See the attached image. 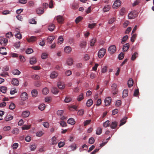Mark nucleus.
Masks as SVG:
<instances>
[{
    "instance_id": "obj_1",
    "label": "nucleus",
    "mask_w": 154,
    "mask_h": 154,
    "mask_svg": "<svg viewBox=\"0 0 154 154\" xmlns=\"http://www.w3.org/2000/svg\"><path fill=\"white\" fill-rule=\"evenodd\" d=\"M106 50L105 49L101 48L98 52V56L99 58H102L104 56L106 53Z\"/></svg>"
},
{
    "instance_id": "obj_60",
    "label": "nucleus",
    "mask_w": 154,
    "mask_h": 154,
    "mask_svg": "<svg viewBox=\"0 0 154 154\" xmlns=\"http://www.w3.org/2000/svg\"><path fill=\"white\" fill-rule=\"evenodd\" d=\"M63 41V39L61 36H60L58 38V42L60 44L62 43Z\"/></svg>"
},
{
    "instance_id": "obj_62",
    "label": "nucleus",
    "mask_w": 154,
    "mask_h": 154,
    "mask_svg": "<svg viewBox=\"0 0 154 154\" xmlns=\"http://www.w3.org/2000/svg\"><path fill=\"white\" fill-rule=\"evenodd\" d=\"M91 122V120H88L84 121V126H85L90 124Z\"/></svg>"
},
{
    "instance_id": "obj_35",
    "label": "nucleus",
    "mask_w": 154,
    "mask_h": 154,
    "mask_svg": "<svg viewBox=\"0 0 154 154\" xmlns=\"http://www.w3.org/2000/svg\"><path fill=\"white\" fill-rule=\"evenodd\" d=\"M44 10L41 8H37L36 10L37 13L38 14H42L44 13Z\"/></svg>"
},
{
    "instance_id": "obj_56",
    "label": "nucleus",
    "mask_w": 154,
    "mask_h": 154,
    "mask_svg": "<svg viewBox=\"0 0 154 154\" xmlns=\"http://www.w3.org/2000/svg\"><path fill=\"white\" fill-rule=\"evenodd\" d=\"M48 57V54L46 53H43L42 54L41 57L42 59H45Z\"/></svg>"
},
{
    "instance_id": "obj_15",
    "label": "nucleus",
    "mask_w": 154,
    "mask_h": 154,
    "mask_svg": "<svg viewBox=\"0 0 154 154\" xmlns=\"http://www.w3.org/2000/svg\"><path fill=\"white\" fill-rule=\"evenodd\" d=\"M57 85L58 88L60 89H63L65 87L64 84L61 82H59L57 83Z\"/></svg>"
},
{
    "instance_id": "obj_30",
    "label": "nucleus",
    "mask_w": 154,
    "mask_h": 154,
    "mask_svg": "<svg viewBox=\"0 0 154 154\" xmlns=\"http://www.w3.org/2000/svg\"><path fill=\"white\" fill-rule=\"evenodd\" d=\"M42 92L43 94L46 95L49 92V90L47 88L45 87L42 90Z\"/></svg>"
},
{
    "instance_id": "obj_44",
    "label": "nucleus",
    "mask_w": 154,
    "mask_h": 154,
    "mask_svg": "<svg viewBox=\"0 0 154 154\" xmlns=\"http://www.w3.org/2000/svg\"><path fill=\"white\" fill-rule=\"evenodd\" d=\"M110 124V123H109V121L107 120L103 123V126L105 128H106L109 126Z\"/></svg>"
},
{
    "instance_id": "obj_23",
    "label": "nucleus",
    "mask_w": 154,
    "mask_h": 154,
    "mask_svg": "<svg viewBox=\"0 0 154 154\" xmlns=\"http://www.w3.org/2000/svg\"><path fill=\"white\" fill-rule=\"evenodd\" d=\"M12 74L15 75H19L20 73V72L17 69H14L12 70Z\"/></svg>"
},
{
    "instance_id": "obj_55",
    "label": "nucleus",
    "mask_w": 154,
    "mask_h": 154,
    "mask_svg": "<svg viewBox=\"0 0 154 154\" xmlns=\"http://www.w3.org/2000/svg\"><path fill=\"white\" fill-rule=\"evenodd\" d=\"M29 23L32 24H36V21L34 19H32L29 20Z\"/></svg>"
},
{
    "instance_id": "obj_41",
    "label": "nucleus",
    "mask_w": 154,
    "mask_h": 154,
    "mask_svg": "<svg viewBox=\"0 0 154 154\" xmlns=\"http://www.w3.org/2000/svg\"><path fill=\"white\" fill-rule=\"evenodd\" d=\"M13 134H17L19 133V129L17 128H14L12 131Z\"/></svg>"
},
{
    "instance_id": "obj_33",
    "label": "nucleus",
    "mask_w": 154,
    "mask_h": 154,
    "mask_svg": "<svg viewBox=\"0 0 154 154\" xmlns=\"http://www.w3.org/2000/svg\"><path fill=\"white\" fill-rule=\"evenodd\" d=\"M32 96L33 97H36L37 95L38 92L36 90H33L31 92Z\"/></svg>"
},
{
    "instance_id": "obj_40",
    "label": "nucleus",
    "mask_w": 154,
    "mask_h": 154,
    "mask_svg": "<svg viewBox=\"0 0 154 154\" xmlns=\"http://www.w3.org/2000/svg\"><path fill=\"white\" fill-rule=\"evenodd\" d=\"M0 90L1 92L5 93L7 91V88L5 87H2L0 88Z\"/></svg>"
},
{
    "instance_id": "obj_9",
    "label": "nucleus",
    "mask_w": 154,
    "mask_h": 154,
    "mask_svg": "<svg viewBox=\"0 0 154 154\" xmlns=\"http://www.w3.org/2000/svg\"><path fill=\"white\" fill-rule=\"evenodd\" d=\"M30 114L29 111L26 110L22 112V115L23 117L26 118L29 116Z\"/></svg>"
},
{
    "instance_id": "obj_34",
    "label": "nucleus",
    "mask_w": 154,
    "mask_h": 154,
    "mask_svg": "<svg viewBox=\"0 0 154 154\" xmlns=\"http://www.w3.org/2000/svg\"><path fill=\"white\" fill-rule=\"evenodd\" d=\"M133 84V81L132 79H130L128 81V87L129 88H130L131 87Z\"/></svg>"
},
{
    "instance_id": "obj_21",
    "label": "nucleus",
    "mask_w": 154,
    "mask_h": 154,
    "mask_svg": "<svg viewBox=\"0 0 154 154\" xmlns=\"http://www.w3.org/2000/svg\"><path fill=\"white\" fill-rule=\"evenodd\" d=\"M58 75V73L54 71L52 72L50 75V77L51 78L54 79Z\"/></svg>"
},
{
    "instance_id": "obj_39",
    "label": "nucleus",
    "mask_w": 154,
    "mask_h": 154,
    "mask_svg": "<svg viewBox=\"0 0 154 154\" xmlns=\"http://www.w3.org/2000/svg\"><path fill=\"white\" fill-rule=\"evenodd\" d=\"M128 37L127 35H126L125 36L123 37V38L122 39V41L121 43L122 44H124L126 41V40L128 39Z\"/></svg>"
},
{
    "instance_id": "obj_20",
    "label": "nucleus",
    "mask_w": 154,
    "mask_h": 154,
    "mask_svg": "<svg viewBox=\"0 0 154 154\" xmlns=\"http://www.w3.org/2000/svg\"><path fill=\"white\" fill-rule=\"evenodd\" d=\"M67 123L69 124L73 125L75 123V121L73 118H71L68 120Z\"/></svg>"
},
{
    "instance_id": "obj_36",
    "label": "nucleus",
    "mask_w": 154,
    "mask_h": 154,
    "mask_svg": "<svg viewBox=\"0 0 154 154\" xmlns=\"http://www.w3.org/2000/svg\"><path fill=\"white\" fill-rule=\"evenodd\" d=\"M110 6L109 5H106L103 8V11L104 12H106L108 11L110 9Z\"/></svg>"
},
{
    "instance_id": "obj_54",
    "label": "nucleus",
    "mask_w": 154,
    "mask_h": 154,
    "mask_svg": "<svg viewBox=\"0 0 154 154\" xmlns=\"http://www.w3.org/2000/svg\"><path fill=\"white\" fill-rule=\"evenodd\" d=\"M137 36V35L136 34H134L132 36L131 38V41L132 42H134L136 38V37Z\"/></svg>"
},
{
    "instance_id": "obj_17",
    "label": "nucleus",
    "mask_w": 154,
    "mask_h": 154,
    "mask_svg": "<svg viewBox=\"0 0 154 154\" xmlns=\"http://www.w3.org/2000/svg\"><path fill=\"white\" fill-rule=\"evenodd\" d=\"M66 63L67 65L69 66H71L73 63V60L72 58H68L66 61Z\"/></svg>"
},
{
    "instance_id": "obj_53",
    "label": "nucleus",
    "mask_w": 154,
    "mask_h": 154,
    "mask_svg": "<svg viewBox=\"0 0 154 154\" xmlns=\"http://www.w3.org/2000/svg\"><path fill=\"white\" fill-rule=\"evenodd\" d=\"M124 57V54L123 53H121L118 56V58L119 60H121L123 59Z\"/></svg>"
},
{
    "instance_id": "obj_37",
    "label": "nucleus",
    "mask_w": 154,
    "mask_h": 154,
    "mask_svg": "<svg viewBox=\"0 0 154 154\" xmlns=\"http://www.w3.org/2000/svg\"><path fill=\"white\" fill-rule=\"evenodd\" d=\"M138 55V53L137 52H135L132 55L131 58L132 60H134Z\"/></svg>"
},
{
    "instance_id": "obj_18",
    "label": "nucleus",
    "mask_w": 154,
    "mask_h": 154,
    "mask_svg": "<svg viewBox=\"0 0 154 154\" xmlns=\"http://www.w3.org/2000/svg\"><path fill=\"white\" fill-rule=\"evenodd\" d=\"M13 118V117L12 116L10 115H7L5 118L4 119L6 121L8 122L12 120Z\"/></svg>"
},
{
    "instance_id": "obj_58",
    "label": "nucleus",
    "mask_w": 154,
    "mask_h": 154,
    "mask_svg": "<svg viewBox=\"0 0 154 154\" xmlns=\"http://www.w3.org/2000/svg\"><path fill=\"white\" fill-rule=\"evenodd\" d=\"M20 60L21 62H24L25 61V59L23 56H20L19 57Z\"/></svg>"
},
{
    "instance_id": "obj_28",
    "label": "nucleus",
    "mask_w": 154,
    "mask_h": 154,
    "mask_svg": "<svg viewBox=\"0 0 154 154\" xmlns=\"http://www.w3.org/2000/svg\"><path fill=\"white\" fill-rule=\"evenodd\" d=\"M128 90L127 89H124L123 92L122 97L124 98L128 95Z\"/></svg>"
},
{
    "instance_id": "obj_25",
    "label": "nucleus",
    "mask_w": 154,
    "mask_h": 154,
    "mask_svg": "<svg viewBox=\"0 0 154 154\" xmlns=\"http://www.w3.org/2000/svg\"><path fill=\"white\" fill-rule=\"evenodd\" d=\"M117 124L116 122H112L110 125L111 128L112 129L115 128L117 126Z\"/></svg>"
},
{
    "instance_id": "obj_7",
    "label": "nucleus",
    "mask_w": 154,
    "mask_h": 154,
    "mask_svg": "<svg viewBox=\"0 0 154 154\" xmlns=\"http://www.w3.org/2000/svg\"><path fill=\"white\" fill-rule=\"evenodd\" d=\"M112 100L110 97H107L104 100L105 105L106 106H109L110 105L111 102Z\"/></svg>"
},
{
    "instance_id": "obj_6",
    "label": "nucleus",
    "mask_w": 154,
    "mask_h": 154,
    "mask_svg": "<svg viewBox=\"0 0 154 154\" xmlns=\"http://www.w3.org/2000/svg\"><path fill=\"white\" fill-rule=\"evenodd\" d=\"M21 100L23 101L27 99L28 98V95L27 93L26 92L22 93L21 95Z\"/></svg>"
},
{
    "instance_id": "obj_12",
    "label": "nucleus",
    "mask_w": 154,
    "mask_h": 154,
    "mask_svg": "<svg viewBox=\"0 0 154 154\" xmlns=\"http://www.w3.org/2000/svg\"><path fill=\"white\" fill-rule=\"evenodd\" d=\"M54 36L52 35L49 36L47 38V42L48 43L51 44L52 43V41L54 39Z\"/></svg>"
},
{
    "instance_id": "obj_11",
    "label": "nucleus",
    "mask_w": 154,
    "mask_h": 154,
    "mask_svg": "<svg viewBox=\"0 0 154 154\" xmlns=\"http://www.w3.org/2000/svg\"><path fill=\"white\" fill-rule=\"evenodd\" d=\"M129 48V43H126L124 45L122 49L124 52H126Z\"/></svg>"
},
{
    "instance_id": "obj_63",
    "label": "nucleus",
    "mask_w": 154,
    "mask_h": 154,
    "mask_svg": "<svg viewBox=\"0 0 154 154\" xmlns=\"http://www.w3.org/2000/svg\"><path fill=\"white\" fill-rule=\"evenodd\" d=\"M84 110L83 109H81L78 111V113L79 115L82 116L84 114Z\"/></svg>"
},
{
    "instance_id": "obj_8",
    "label": "nucleus",
    "mask_w": 154,
    "mask_h": 154,
    "mask_svg": "<svg viewBox=\"0 0 154 154\" xmlns=\"http://www.w3.org/2000/svg\"><path fill=\"white\" fill-rule=\"evenodd\" d=\"M27 41L29 42H33L36 41V37L34 36H32L29 38H27Z\"/></svg>"
},
{
    "instance_id": "obj_46",
    "label": "nucleus",
    "mask_w": 154,
    "mask_h": 154,
    "mask_svg": "<svg viewBox=\"0 0 154 154\" xmlns=\"http://www.w3.org/2000/svg\"><path fill=\"white\" fill-rule=\"evenodd\" d=\"M60 125L63 127H66L67 126L66 122L63 121H60Z\"/></svg>"
},
{
    "instance_id": "obj_49",
    "label": "nucleus",
    "mask_w": 154,
    "mask_h": 154,
    "mask_svg": "<svg viewBox=\"0 0 154 154\" xmlns=\"http://www.w3.org/2000/svg\"><path fill=\"white\" fill-rule=\"evenodd\" d=\"M45 107V105L44 104H42L39 106L38 108L41 110L42 111L44 109Z\"/></svg>"
},
{
    "instance_id": "obj_5",
    "label": "nucleus",
    "mask_w": 154,
    "mask_h": 154,
    "mask_svg": "<svg viewBox=\"0 0 154 154\" xmlns=\"http://www.w3.org/2000/svg\"><path fill=\"white\" fill-rule=\"evenodd\" d=\"M57 22L60 23H62L64 20V19L63 17L60 15H58L55 17Z\"/></svg>"
},
{
    "instance_id": "obj_27",
    "label": "nucleus",
    "mask_w": 154,
    "mask_h": 154,
    "mask_svg": "<svg viewBox=\"0 0 154 154\" xmlns=\"http://www.w3.org/2000/svg\"><path fill=\"white\" fill-rule=\"evenodd\" d=\"M72 100V99L71 97L69 96H66L65 98L64 101L65 103H68L70 102Z\"/></svg>"
},
{
    "instance_id": "obj_19",
    "label": "nucleus",
    "mask_w": 154,
    "mask_h": 154,
    "mask_svg": "<svg viewBox=\"0 0 154 154\" xmlns=\"http://www.w3.org/2000/svg\"><path fill=\"white\" fill-rule=\"evenodd\" d=\"M72 49L69 46H67L64 48V51L66 53H69L71 51Z\"/></svg>"
},
{
    "instance_id": "obj_61",
    "label": "nucleus",
    "mask_w": 154,
    "mask_h": 154,
    "mask_svg": "<svg viewBox=\"0 0 154 154\" xmlns=\"http://www.w3.org/2000/svg\"><path fill=\"white\" fill-rule=\"evenodd\" d=\"M65 145V143L63 142H60L58 143V146L59 148L63 147Z\"/></svg>"
},
{
    "instance_id": "obj_45",
    "label": "nucleus",
    "mask_w": 154,
    "mask_h": 154,
    "mask_svg": "<svg viewBox=\"0 0 154 154\" xmlns=\"http://www.w3.org/2000/svg\"><path fill=\"white\" fill-rule=\"evenodd\" d=\"M102 132V129L100 128H97L96 131V134L97 135H100L101 134Z\"/></svg>"
},
{
    "instance_id": "obj_59",
    "label": "nucleus",
    "mask_w": 154,
    "mask_h": 154,
    "mask_svg": "<svg viewBox=\"0 0 154 154\" xmlns=\"http://www.w3.org/2000/svg\"><path fill=\"white\" fill-rule=\"evenodd\" d=\"M107 67L106 66H104L102 69L101 72L103 73L106 72L107 71Z\"/></svg>"
},
{
    "instance_id": "obj_22",
    "label": "nucleus",
    "mask_w": 154,
    "mask_h": 154,
    "mask_svg": "<svg viewBox=\"0 0 154 154\" xmlns=\"http://www.w3.org/2000/svg\"><path fill=\"white\" fill-rule=\"evenodd\" d=\"M127 119V117L126 116L124 117L120 121V124L119 126H120L124 124L126 122V120Z\"/></svg>"
},
{
    "instance_id": "obj_48",
    "label": "nucleus",
    "mask_w": 154,
    "mask_h": 154,
    "mask_svg": "<svg viewBox=\"0 0 154 154\" xmlns=\"http://www.w3.org/2000/svg\"><path fill=\"white\" fill-rule=\"evenodd\" d=\"M96 40L95 38H93L90 41V45L91 46H93L94 43L96 42Z\"/></svg>"
},
{
    "instance_id": "obj_38",
    "label": "nucleus",
    "mask_w": 154,
    "mask_h": 154,
    "mask_svg": "<svg viewBox=\"0 0 154 154\" xmlns=\"http://www.w3.org/2000/svg\"><path fill=\"white\" fill-rule=\"evenodd\" d=\"M84 99V96L83 94H81L78 97L77 100L78 101H80Z\"/></svg>"
},
{
    "instance_id": "obj_3",
    "label": "nucleus",
    "mask_w": 154,
    "mask_h": 154,
    "mask_svg": "<svg viewBox=\"0 0 154 154\" xmlns=\"http://www.w3.org/2000/svg\"><path fill=\"white\" fill-rule=\"evenodd\" d=\"M110 53L112 54L114 53L116 50V48L115 45H113L110 46L108 49Z\"/></svg>"
},
{
    "instance_id": "obj_57",
    "label": "nucleus",
    "mask_w": 154,
    "mask_h": 154,
    "mask_svg": "<svg viewBox=\"0 0 154 154\" xmlns=\"http://www.w3.org/2000/svg\"><path fill=\"white\" fill-rule=\"evenodd\" d=\"M117 85L116 84H113L111 86V89L113 91H116L117 88Z\"/></svg>"
},
{
    "instance_id": "obj_50",
    "label": "nucleus",
    "mask_w": 154,
    "mask_h": 154,
    "mask_svg": "<svg viewBox=\"0 0 154 154\" xmlns=\"http://www.w3.org/2000/svg\"><path fill=\"white\" fill-rule=\"evenodd\" d=\"M15 107V106L13 103H11L9 106V108L11 110H13Z\"/></svg>"
},
{
    "instance_id": "obj_31",
    "label": "nucleus",
    "mask_w": 154,
    "mask_h": 154,
    "mask_svg": "<svg viewBox=\"0 0 154 154\" xmlns=\"http://www.w3.org/2000/svg\"><path fill=\"white\" fill-rule=\"evenodd\" d=\"M54 28L55 25L54 24H52L49 26L48 27V29L51 31H52L54 30Z\"/></svg>"
},
{
    "instance_id": "obj_32",
    "label": "nucleus",
    "mask_w": 154,
    "mask_h": 154,
    "mask_svg": "<svg viewBox=\"0 0 154 154\" xmlns=\"http://www.w3.org/2000/svg\"><path fill=\"white\" fill-rule=\"evenodd\" d=\"M70 148L71 150L74 151L76 149V146L75 144H72L69 147Z\"/></svg>"
},
{
    "instance_id": "obj_51",
    "label": "nucleus",
    "mask_w": 154,
    "mask_h": 154,
    "mask_svg": "<svg viewBox=\"0 0 154 154\" xmlns=\"http://www.w3.org/2000/svg\"><path fill=\"white\" fill-rule=\"evenodd\" d=\"M83 17L81 16H79L77 17L75 20V22L76 23H78L81 20H82Z\"/></svg>"
},
{
    "instance_id": "obj_16",
    "label": "nucleus",
    "mask_w": 154,
    "mask_h": 154,
    "mask_svg": "<svg viewBox=\"0 0 154 154\" xmlns=\"http://www.w3.org/2000/svg\"><path fill=\"white\" fill-rule=\"evenodd\" d=\"M51 144L52 145H56L58 143V141L57 139V138L54 136L51 138Z\"/></svg>"
},
{
    "instance_id": "obj_14",
    "label": "nucleus",
    "mask_w": 154,
    "mask_h": 154,
    "mask_svg": "<svg viewBox=\"0 0 154 154\" xmlns=\"http://www.w3.org/2000/svg\"><path fill=\"white\" fill-rule=\"evenodd\" d=\"M6 48L4 47H2L0 48V53L3 55H6L7 54L6 52Z\"/></svg>"
},
{
    "instance_id": "obj_10",
    "label": "nucleus",
    "mask_w": 154,
    "mask_h": 154,
    "mask_svg": "<svg viewBox=\"0 0 154 154\" xmlns=\"http://www.w3.org/2000/svg\"><path fill=\"white\" fill-rule=\"evenodd\" d=\"M11 83L14 85L18 86L19 85V82L17 79L14 78L12 80Z\"/></svg>"
},
{
    "instance_id": "obj_13",
    "label": "nucleus",
    "mask_w": 154,
    "mask_h": 154,
    "mask_svg": "<svg viewBox=\"0 0 154 154\" xmlns=\"http://www.w3.org/2000/svg\"><path fill=\"white\" fill-rule=\"evenodd\" d=\"M37 62L36 58L35 57H32L30 59L29 62L31 64H34Z\"/></svg>"
},
{
    "instance_id": "obj_42",
    "label": "nucleus",
    "mask_w": 154,
    "mask_h": 154,
    "mask_svg": "<svg viewBox=\"0 0 154 154\" xmlns=\"http://www.w3.org/2000/svg\"><path fill=\"white\" fill-rule=\"evenodd\" d=\"M63 110H61L57 111V113L58 116H63Z\"/></svg>"
},
{
    "instance_id": "obj_26",
    "label": "nucleus",
    "mask_w": 154,
    "mask_h": 154,
    "mask_svg": "<svg viewBox=\"0 0 154 154\" xmlns=\"http://www.w3.org/2000/svg\"><path fill=\"white\" fill-rule=\"evenodd\" d=\"M52 93L54 94H57L59 92L58 89L56 88L53 87L51 90Z\"/></svg>"
},
{
    "instance_id": "obj_47",
    "label": "nucleus",
    "mask_w": 154,
    "mask_h": 154,
    "mask_svg": "<svg viewBox=\"0 0 154 154\" xmlns=\"http://www.w3.org/2000/svg\"><path fill=\"white\" fill-rule=\"evenodd\" d=\"M33 52V50L32 49L29 48H28L26 51V52L28 54H29Z\"/></svg>"
},
{
    "instance_id": "obj_2",
    "label": "nucleus",
    "mask_w": 154,
    "mask_h": 154,
    "mask_svg": "<svg viewBox=\"0 0 154 154\" xmlns=\"http://www.w3.org/2000/svg\"><path fill=\"white\" fill-rule=\"evenodd\" d=\"M137 16V13L135 11H133L131 12L128 14V17L129 19H134Z\"/></svg>"
},
{
    "instance_id": "obj_4",
    "label": "nucleus",
    "mask_w": 154,
    "mask_h": 154,
    "mask_svg": "<svg viewBox=\"0 0 154 154\" xmlns=\"http://www.w3.org/2000/svg\"><path fill=\"white\" fill-rule=\"evenodd\" d=\"M121 4V2L119 0H116L114 2L112 7L114 9H116Z\"/></svg>"
},
{
    "instance_id": "obj_43",
    "label": "nucleus",
    "mask_w": 154,
    "mask_h": 154,
    "mask_svg": "<svg viewBox=\"0 0 154 154\" xmlns=\"http://www.w3.org/2000/svg\"><path fill=\"white\" fill-rule=\"evenodd\" d=\"M18 30H17L16 31L18 32L15 35V36L16 38H18L19 39H20L22 38V35L19 32L17 31Z\"/></svg>"
},
{
    "instance_id": "obj_29",
    "label": "nucleus",
    "mask_w": 154,
    "mask_h": 154,
    "mask_svg": "<svg viewBox=\"0 0 154 154\" xmlns=\"http://www.w3.org/2000/svg\"><path fill=\"white\" fill-rule=\"evenodd\" d=\"M93 103V101L92 99H89L87 101L86 103L87 106L88 107H90Z\"/></svg>"
},
{
    "instance_id": "obj_52",
    "label": "nucleus",
    "mask_w": 154,
    "mask_h": 154,
    "mask_svg": "<svg viewBox=\"0 0 154 154\" xmlns=\"http://www.w3.org/2000/svg\"><path fill=\"white\" fill-rule=\"evenodd\" d=\"M96 25V23H93L92 24H88V27L90 29H93V28Z\"/></svg>"
},
{
    "instance_id": "obj_64",
    "label": "nucleus",
    "mask_w": 154,
    "mask_h": 154,
    "mask_svg": "<svg viewBox=\"0 0 154 154\" xmlns=\"http://www.w3.org/2000/svg\"><path fill=\"white\" fill-rule=\"evenodd\" d=\"M95 140L93 137L90 138L89 140V143L90 144H93Z\"/></svg>"
},
{
    "instance_id": "obj_24",
    "label": "nucleus",
    "mask_w": 154,
    "mask_h": 154,
    "mask_svg": "<svg viewBox=\"0 0 154 154\" xmlns=\"http://www.w3.org/2000/svg\"><path fill=\"white\" fill-rule=\"evenodd\" d=\"M87 45L86 41H83L80 42V46L82 48H85Z\"/></svg>"
}]
</instances>
